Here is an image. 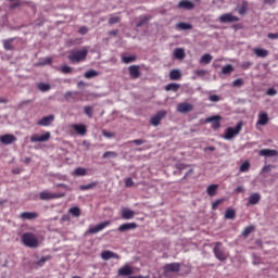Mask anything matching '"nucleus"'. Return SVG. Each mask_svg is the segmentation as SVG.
<instances>
[{"mask_svg": "<svg viewBox=\"0 0 278 278\" xmlns=\"http://www.w3.org/2000/svg\"><path fill=\"white\" fill-rule=\"evenodd\" d=\"M88 58V49L84 48L81 50H74L70 52L68 60L72 64H79Z\"/></svg>", "mask_w": 278, "mask_h": 278, "instance_id": "1", "label": "nucleus"}, {"mask_svg": "<svg viewBox=\"0 0 278 278\" xmlns=\"http://www.w3.org/2000/svg\"><path fill=\"white\" fill-rule=\"evenodd\" d=\"M22 242L23 245L28 247V249H38V247L40 245L38 238H36V235L31 232H25L22 236Z\"/></svg>", "mask_w": 278, "mask_h": 278, "instance_id": "2", "label": "nucleus"}, {"mask_svg": "<svg viewBox=\"0 0 278 278\" xmlns=\"http://www.w3.org/2000/svg\"><path fill=\"white\" fill-rule=\"evenodd\" d=\"M242 127H244V123L238 122L235 128L233 127L226 128L224 139L233 140L236 136H240V131H242Z\"/></svg>", "mask_w": 278, "mask_h": 278, "instance_id": "3", "label": "nucleus"}, {"mask_svg": "<svg viewBox=\"0 0 278 278\" xmlns=\"http://www.w3.org/2000/svg\"><path fill=\"white\" fill-rule=\"evenodd\" d=\"M64 197H66V192L51 193L49 191H41L39 193V199L41 201H51L53 199H64Z\"/></svg>", "mask_w": 278, "mask_h": 278, "instance_id": "4", "label": "nucleus"}, {"mask_svg": "<svg viewBox=\"0 0 278 278\" xmlns=\"http://www.w3.org/2000/svg\"><path fill=\"white\" fill-rule=\"evenodd\" d=\"M213 253L216 257V260H219V262H225L227 260V254L225 253V250H223V243L216 242L215 247L213 249Z\"/></svg>", "mask_w": 278, "mask_h": 278, "instance_id": "5", "label": "nucleus"}, {"mask_svg": "<svg viewBox=\"0 0 278 278\" xmlns=\"http://www.w3.org/2000/svg\"><path fill=\"white\" fill-rule=\"evenodd\" d=\"M109 225L110 220H105L94 227H89V229L86 231V236H88L89 233H99V231H103V229H105V227H109Z\"/></svg>", "mask_w": 278, "mask_h": 278, "instance_id": "6", "label": "nucleus"}, {"mask_svg": "<svg viewBox=\"0 0 278 278\" xmlns=\"http://www.w3.org/2000/svg\"><path fill=\"white\" fill-rule=\"evenodd\" d=\"M51 140V132L47 131L43 135H33L30 142H49Z\"/></svg>", "mask_w": 278, "mask_h": 278, "instance_id": "7", "label": "nucleus"}, {"mask_svg": "<svg viewBox=\"0 0 278 278\" xmlns=\"http://www.w3.org/2000/svg\"><path fill=\"white\" fill-rule=\"evenodd\" d=\"M240 17L232 15L231 13H226L219 16V23H238Z\"/></svg>", "mask_w": 278, "mask_h": 278, "instance_id": "8", "label": "nucleus"}, {"mask_svg": "<svg viewBox=\"0 0 278 278\" xmlns=\"http://www.w3.org/2000/svg\"><path fill=\"white\" fill-rule=\"evenodd\" d=\"M220 121H223V117L220 115H215L207 117L205 123H212V129H220Z\"/></svg>", "mask_w": 278, "mask_h": 278, "instance_id": "9", "label": "nucleus"}, {"mask_svg": "<svg viewBox=\"0 0 278 278\" xmlns=\"http://www.w3.org/2000/svg\"><path fill=\"white\" fill-rule=\"evenodd\" d=\"M166 117V111H159L150 121L151 125L154 127H157L160 123H162V119Z\"/></svg>", "mask_w": 278, "mask_h": 278, "instance_id": "10", "label": "nucleus"}, {"mask_svg": "<svg viewBox=\"0 0 278 278\" xmlns=\"http://www.w3.org/2000/svg\"><path fill=\"white\" fill-rule=\"evenodd\" d=\"M134 273V267H131V265H124L123 267H121L117 271V275L119 277H130V275Z\"/></svg>", "mask_w": 278, "mask_h": 278, "instance_id": "11", "label": "nucleus"}, {"mask_svg": "<svg viewBox=\"0 0 278 278\" xmlns=\"http://www.w3.org/2000/svg\"><path fill=\"white\" fill-rule=\"evenodd\" d=\"M131 229H138V224L134 222L122 224L121 226H118L117 231H119L121 233H125V231H131Z\"/></svg>", "mask_w": 278, "mask_h": 278, "instance_id": "12", "label": "nucleus"}, {"mask_svg": "<svg viewBox=\"0 0 278 278\" xmlns=\"http://www.w3.org/2000/svg\"><path fill=\"white\" fill-rule=\"evenodd\" d=\"M16 136L11 135V134H7V135H2L0 136V142L2 144H14V142H16Z\"/></svg>", "mask_w": 278, "mask_h": 278, "instance_id": "13", "label": "nucleus"}, {"mask_svg": "<svg viewBox=\"0 0 278 278\" xmlns=\"http://www.w3.org/2000/svg\"><path fill=\"white\" fill-rule=\"evenodd\" d=\"M193 110L194 106L187 102H182L177 105V111L180 112V114H186L188 112H192Z\"/></svg>", "mask_w": 278, "mask_h": 278, "instance_id": "14", "label": "nucleus"}, {"mask_svg": "<svg viewBox=\"0 0 278 278\" xmlns=\"http://www.w3.org/2000/svg\"><path fill=\"white\" fill-rule=\"evenodd\" d=\"M178 10H194V3L190 0H180L178 5Z\"/></svg>", "mask_w": 278, "mask_h": 278, "instance_id": "15", "label": "nucleus"}, {"mask_svg": "<svg viewBox=\"0 0 278 278\" xmlns=\"http://www.w3.org/2000/svg\"><path fill=\"white\" fill-rule=\"evenodd\" d=\"M181 266L179 265V263H170V264H166L164 266V273L168 274V273H179Z\"/></svg>", "mask_w": 278, "mask_h": 278, "instance_id": "16", "label": "nucleus"}, {"mask_svg": "<svg viewBox=\"0 0 278 278\" xmlns=\"http://www.w3.org/2000/svg\"><path fill=\"white\" fill-rule=\"evenodd\" d=\"M55 121V116L54 115H48L42 117L40 121L37 122V125H39L40 127H49V125H51V123Z\"/></svg>", "mask_w": 278, "mask_h": 278, "instance_id": "17", "label": "nucleus"}, {"mask_svg": "<svg viewBox=\"0 0 278 278\" xmlns=\"http://www.w3.org/2000/svg\"><path fill=\"white\" fill-rule=\"evenodd\" d=\"M128 73L131 79H138L140 77V66L139 65H130L128 67Z\"/></svg>", "mask_w": 278, "mask_h": 278, "instance_id": "18", "label": "nucleus"}, {"mask_svg": "<svg viewBox=\"0 0 278 278\" xmlns=\"http://www.w3.org/2000/svg\"><path fill=\"white\" fill-rule=\"evenodd\" d=\"M134 216H136L135 211L127 208V207L122 208V218L124 220H131V218H134Z\"/></svg>", "mask_w": 278, "mask_h": 278, "instance_id": "19", "label": "nucleus"}, {"mask_svg": "<svg viewBox=\"0 0 278 278\" xmlns=\"http://www.w3.org/2000/svg\"><path fill=\"white\" fill-rule=\"evenodd\" d=\"M72 129L75 130L79 136H86V132L88 131L86 125L84 124H73Z\"/></svg>", "mask_w": 278, "mask_h": 278, "instance_id": "20", "label": "nucleus"}, {"mask_svg": "<svg viewBox=\"0 0 278 278\" xmlns=\"http://www.w3.org/2000/svg\"><path fill=\"white\" fill-rule=\"evenodd\" d=\"M101 257H102V260H105V261L112 260V258L113 260H121V256H118V254H116L112 251H103L101 253Z\"/></svg>", "mask_w": 278, "mask_h": 278, "instance_id": "21", "label": "nucleus"}, {"mask_svg": "<svg viewBox=\"0 0 278 278\" xmlns=\"http://www.w3.org/2000/svg\"><path fill=\"white\" fill-rule=\"evenodd\" d=\"M38 216L39 215L36 212H24L21 213L20 218H23V220H35Z\"/></svg>", "mask_w": 278, "mask_h": 278, "instance_id": "22", "label": "nucleus"}, {"mask_svg": "<svg viewBox=\"0 0 278 278\" xmlns=\"http://www.w3.org/2000/svg\"><path fill=\"white\" fill-rule=\"evenodd\" d=\"M79 91H67L65 93L66 101H79Z\"/></svg>", "mask_w": 278, "mask_h": 278, "instance_id": "23", "label": "nucleus"}, {"mask_svg": "<svg viewBox=\"0 0 278 278\" xmlns=\"http://www.w3.org/2000/svg\"><path fill=\"white\" fill-rule=\"evenodd\" d=\"M268 113H260L258 114V119L256 122V124L261 125L262 127L268 125Z\"/></svg>", "mask_w": 278, "mask_h": 278, "instance_id": "24", "label": "nucleus"}, {"mask_svg": "<svg viewBox=\"0 0 278 278\" xmlns=\"http://www.w3.org/2000/svg\"><path fill=\"white\" fill-rule=\"evenodd\" d=\"M258 155L264 157H275V155H277V150L263 149L258 152Z\"/></svg>", "mask_w": 278, "mask_h": 278, "instance_id": "25", "label": "nucleus"}, {"mask_svg": "<svg viewBox=\"0 0 278 278\" xmlns=\"http://www.w3.org/2000/svg\"><path fill=\"white\" fill-rule=\"evenodd\" d=\"M192 28H193L192 24H189V23L180 22L176 24L177 31H188V29H192Z\"/></svg>", "mask_w": 278, "mask_h": 278, "instance_id": "26", "label": "nucleus"}, {"mask_svg": "<svg viewBox=\"0 0 278 278\" xmlns=\"http://www.w3.org/2000/svg\"><path fill=\"white\" fill-rule=\"evenodd\" d=\"M262 201V195L260 193H252L249 198L250 205H257Z\"/></svg>", "mask_w": 278, "mask_h": 278, "instance_id": "27", "label": "nucleus"}, {"mask_svg": "<svg viewBox=\"0 0 278 278\" xmlns=\"http://www.w3.org/2000/svg\"><path fill=\"white\" fill-rule=\"evenodd\" d=\"M253 52L256 58H268L269 54L268 50L262 48H254Z\"/></svg>", "mask_w": 278, "mask_h": 278, "instance_id": "28", "label": "nucleus"}, {"mask_svg": "<svg viewBox=\"0 0 278 278\" xmlns=\"http://www.w3.org/2000/svg\"><path fill=\"white\" fill-rule=\"evenodd\" d=\"M169 78L173 81H177V80L181 79V72L179 70H172L169 72Z\"/></svg>", "mask_w": 278, "mask_h": 278, "instance_id": "29", "label": "nucleus"}, {"mask_svg": "<svg viewBox=\"0 0 278 278\" xmlns=\"http://www.w3.org/2000/svg\"><path fill=\"white\" fill-rule=\"evenodd\" d=\"M212 60H214V56H212L210 53H206L200 59V64H211Z\"/></svg>", "mask_w": 278, "mask_h": 278, "instance_id": "30", "label": "nucleus"}, {"mask_svg": "<svg viewBox=\"0 0 278 278\" xmlns=\"http://www.w3.org/2000/svg\"><path fill=\"white\" fill-rule=\"evenodd\" d=\"M174 56L176 60H184V58H186V52L181 48L175 49Z\"/></svg>", "mask_w": 278, "mask_h": 278, "instance_id": "31", "label": "nucleus"}, {"mask_svg": "<svg viewBox=\"0 0 278 278\" xmlns=\"http://www.w3.org/2000/svg\"><path fill=\"white\" fill-rule=\"evenodd\" d=\"M68 213L72 214L74 218H79V216H81V208H79V206H74L68 210Z\"/></svg>", "mask_w": 278, "mask_h": 278, "instance_id": "32", "label": "nucleus"}, {"mask_svg": "<svg viewBox=\"0 0 278 278\" xmlns=\"http://www.w3.org/2000/svg\"><path fill=\"white\" fill-rule=\"evenodd\" d=\"M218 190V185H210L206 189L208 197H216V191Z\"/></svg>", "mask_w": 278, "mask_h": 278, "instance_id": "33", "label": "nucleus"}, {"mask_svg": "<svg viewBox=\"0 0 278 278\" xmlns=\"http://www.w3.org/2000/svg\"><path fill=\"white\" fill-rule=\"evenodd\" d=\"M225 218L227 220H233L236 218V210L233 208H227L225 213Z\"/></svg>", "mask_w": 278, "mask_h": 278, "instance_id": "34", "label": "nucleus"}, {"mask_svg": "<svg viewBox=\"0 0 278 278\" xmlns=\"http://www.w3.org/2000/svg\"><path fill=\"white\" fill-rule=\"evenodd\" d=\"M12 42H14V39L3 40V47L5 51H14V46L12 45Z\"/></svg>", "mask_w": 278, "mask_h": 278, "instance_id": "35", "label": "nucleus"}, {"mask_svg": "<svg viewBox=\"0 0 278 278\" xmlns=\"http://www.w3.org/2000/svg\"><path fill=\"white\" fill-rule=\"evenodd\" d=\"M99 186L98 181L90 182L88 185H83L79 187V190L86 191V190H92V188H97Z\"/></svg>", "mask_w": 278, "mask_h": 278, "instance_id": "36", "label": "nucleus"}, {"mask_svg": "<svg viewBox=\"0 0 278 278\" xmlns=\"http://www.w3.org/2000/svg\"><path fill=\"white\" fill-rule=\"evenodd\" d=\"M38 90H40L41 92H49V90H51V85L49 84H45V83H39L37 85Z\"/></svg>", "mask_w": 278, "mask_h": 278, "instance_id": "37", "label": "nucleus"}, {"mask_svg": "<svg viewBox=\"0 0 278 278\" xmlns=\"http://www.w3.org/2000/svg\"><path fill=\"white\" fill-rule=\"evenodd\" d=\"M181 88V86L179 84H175V83H170L165 87V90L168 92L170 90H173V92H177V90Z\"/></svg>", "mask_w": 278, "mask_h": 278, "instance_id": "38", "label": "nucleus"}, {"mask_svg": "<svg viewBox=\"0 0 278 278\" xmlns=\"http://www.w3.org/2000/svg\"><path fill=\"white\" fill-rule=\"evenodd\" d=\"M253 231H255V226L245 227L244 230L242 231L243 238H249V236H251V233H253Z\"/></svg>", "mask_w": 278, "mask_h": 278, "instance_id": "39", "label": "nucleus"}, {"mask_svg": "<svg viewBox=\"0 0 278 278\" xmlns=\"http://www.w3.org/2000/svg\"><path fill=\"white\" fill-rule=\"evenodd\" d=\"M152 16L147 15L140 18L139 23H137V27H142V25H148L149 22L151 21Z\"/></svg>", "mask_w": 278, "mask_h": 278, "instance_id": "40", "label": "nucleus"}, {"mask_svg": "<svg viewBox=\"0 0 278 278\" xmlns=\"http://www.w3.org/2000/svg\"><path fill=\"white\" fill-rule=\"evenodd\" d=\"M84 114H86V116H88V118H92L93 114H94V109H92V106H84Z\"/></svg>", "mask_w": 278, "mask_h": 278, "instance_id": "41", "label": "nucleus"}, {"mask_svg": "<svg viewBox=\"0 0 278 278\" xmlns=\"http://www.w3.org/2000/svg\"><path fill=\"white\" fill-rule=\"evenodd\" d=\"M247 10H249V2L243 1L241 8L238 10V13L242 16L243 14H247Z\"/></svg>", "mask_w": 278, "mask_h": 278, "instance_id": "42", "label": "nucleus"}, {"mask_svg": "<svg viewBox=\"0 0 278 278\" xmlns=\"http://www.w3.org/2000/svg\"><path fill=\"white\" fill-rule=\"evenodd\" d=\"M136 60H138L136 55L122 56V62H124V64H131V62H136Z\"/></svg>", "mask_w": 278, "mask_h": 278, "instance_id": "43", "label": "nucleus"}, {"mask_svg": "<svg viewBox=\"0 0 278 278\" xmlns=\"http://www.w3.org/2000/svg\"><path fill=\"white\" fill-rule=\"evenodd\" d=\"M86 168L84 167H78L74 170L73 175H75L76 177H84L86 176Z\"/></svg>", "mask_w": 278, "mask_h": 278, "instance_id": "44", "label": "nucleus"}, {"mask_svg": "<svg viewBox=\"0 0 278 278\" xmlns=\"http://www.w3.org/2000/svg\"><path fill=\"white\" fill-rule=\"evenodd\" d=\"M85 77H86V79H92V77H99V72H97L94 70H90L85 73Z\"/></svg>", "mask_w": 278, "mask_h": 278, "instance_id": "45", "label": "nucleus"}, {"mask_svg": "<svg viewBox=\"0 0 278 278\" xmlns=\"http://www.w3.org/2000/svg\"><path fill=\"white\" fill-rule=\"evenodd\" d=\"M233 71V65L228 64L222 68L223 75H231V72Z\"/></svg>", "mask_w": 278, "mask_h": 278, "instance_id": "46", "label": "nucleus"}, {"mask_svg": "<svg viewBox=\"0 0 278 278\" xmlns=\"http://www.w3.org/2000/svg\"><path fill=\"white\" fill-rule=\"evenodd\" d=\"M251 168V163L249 161L243 162L240 166V173H247Z\"/></svg>", "mask_w": 278, "mask_h": 278, "instance_id": "47", "label": "nucleus"}, {"mask_svg": "<svg viewBox=\"0 0 278 278\" xmlns=\"http://www.w3.org/2000/svg\"><path fill=\"white\" fill-rule=\"evenodd\" d=\"M51 260V255L42 256L39 261H37V266H45L46 262Z\"/></svg>", "mask_w": 278, "mask_h": 278, "instance_id": "48", "label": "nucleus"}, {"mask_svg": "<svg viewBox=\"0 0 278 278\" xmlns=\"http://www.w3.org/2000/svg\"><path fill=\"white\" fill-rule=\"evenodd\" d=\"M102 157H103V160H105L108 157H118V153H116L114 151H108V152H104Z\"/></svg>", "mask_w": 278, "mask_h": 278, "instance_id": "49", "label": "nucleus"}, {"mask_svg": "<svg viewBox=\"0 0 278 278\" xmlns=\"http://www.w3.org/2000/svg\"><path fill=\"white\" fill-rule=\"evenodd\" d=\"M61 73H63L64 75H68L71 73H73V67H71L68 65H63L61 67Z\"/></svg>", "mask_w": 278, "mask_h": 278, "instance_id": "50", "label": "nucleus"}, {"mask_svg": "<svg viewBox=\"0 0 278 278\" xmlns=\"http://www.w3.org/2000/svg\"><path fill=\"white\" fill-rule=\"evenodd\" d=\"M222 203H225V198L218 199L215 202H213L212 203V210H218V205H220Z\"/></svg>", "mask_w": 278, "mask_h": 278, "instance_id": "51", "label": "nucleus"}, {"mask_svg": "<svg viewBox=\"0 0 278 278\" xmlns=\"http://www.w3.org/2000/svg\"><path fill=\"white\" fill-rule=\"evenodd\" d=\"M116 23H121V16H111L109 18V25H116Z\"/></svg>", "mask_w": 278, "mask_h": 278, "instance_id": "52", "label": "nucleus"}, {"mask_svg": "<svg viewBox=\"0 0 278 278\" xmlns=\"http://www.w3.org/2000/svg\"><path fill=\"white\" fill-rule=\"evenodd\" d=\"M232 86L235 88H240V86H244V80H242L241 78H238V79L233 80Z\"/></svg>", "mask_w": 278, "mask_h": 278, "instance_id": "53", "label": "nucleus"}, {"mask_svg": "<svg viewBox=\"0 0 278 278\" xmlns=\"http://www.w3.org/2000/svg\"><path fill=\"white\" fill-rule=\"evenodd\" d=\"M208 101H212V103H218V101H220V97L216 94H212L208 97Z\"/></svg>", "mask_w": 278, "mask_h": 278, "instance_id": "54", "label": "nucleus"}, {"mask_svg": "<svg viewBox=\"0 0 278 278\" xmlns=\"http://www.w3.org/2000/svg\"><path fill=\"white\" fill-rule=\"evenodd\" d=\"M266 94L268 97H275V94H277V89L271 87V88L267 89Z\"/></svg>", "mask_w": 278, "mask_h": 278, "instance_id": "55", "label": "nucleus"}, {"mask_svg": "<svg viewBox=\"0 0 278 278\" xmlns=\"http://www.w3.org/2000/svg\"><path fill=\"white\" fill-rule=\"evenodd\" d=\"M251 66H253V63H252V62H249V61L243 62V63L241 64V68H243V71H247V68H251Z\"/></svg>", "mask_w": 278, "mask_h": 278, "instance_id": "56", "label": "nucleus"}, {"mask_svg": "<svg viewBox=\"0 0 278 278\" xmlns=\"http://www.w3.org/2000/svg\"><path fill=\"white\" fill-rule=\"evenodd\" d=\"M53 62V60L51 58H46L42 60L41 63H39L40 66H45L47 64H51Z\"/></svg>", "mask_w": 278, "mask_h": 278, "instance_id": "57", "label": "nucleus"}, {"mask_svg": "<svg viewBox=\"0 0 278 278\" xmlns=\"http://www.w3.org/2000/svg\"><path fill=\"white\" fill-rule=\"evenodd\" d=\"M125 186H126V188L134 187V180L131 178H126L125 179Z\"/></svg>", "mask_w": 278, "mask_h": 278, "instance_id": "58", "label": "nucleus"}, {"mask_svg": "<svg viewBox=\"0 0 278 278\" xmlns=\"http://www.w3.org/2000/svg\"><path fill=\"white\" fill-rule=\"evenodd\" d=\"M195 75H198L199 77H205V75H207V71L198 70V71H195Z\"/></svg>", "mask_w": 278, "mask_h": 278, "instance_id": "59", "label": "nucleus"}, {"mask_svg": "<svg viewBox=\"0 0 278 278\" xmlns=\"http://www.w3.org/2000/svg\"><path fill=\"white\" fill-rule=\"evenodd\" d=\"M267 38H269V40H277L278 38V33H269L267 35Z\"/></svg>", "mask_w": 278, "mask_h": 278, "instance_id": "60", "label": "nucleus"}, {"mask_svg": "<svg viewBox=\"0 0 278 278\" xmlns=\"http://www.w3.org/2000/svg\"><path fill=\"white\" fill-rule=\"evenodd\" d=\"M56 188H63L64 190H67V192H71V187H68L67 185H64V184H58L56 185Z\"/></svg>", "mask_w": 278, "mask_h": 278, "instance_id": "61", "label": "nucleus"}, {"mask_svg": "<svg viewBox=\"0 0 278 278\" xmlns=\"http://www.w3.org/2000/svg\"><path fill=\"white\" fill-rule=\"evenodd\" d=\"M78 34H81L83 36H85V34H88V28L86 26H83L78 29Z\"/></svg>", "mask_w": 278, "mask_h": 278, "instance_id": "62", "label": "nucleus"}, {"mask_svg": "<svg viewBox=\"0 0 278 278\" xmlns=\"http://www.w3.org/2000/svg\"><path fill=\"white\" fill-rule=\"evenodd\" d=\"M132 142H134V144H137L138 147H140V144H144V140H142V139H135V140H132Z\"/></svg>", "mask_w": 278, "mask_h": 278, "instance_id": "63", "label": "nucleus"}, {"mask_svg": "<svg viewBox=\"0 0 278 278\" xmlns=\"http://www.w3.org/2000/svg\"><path fill=\"white\" fill-rule=\"evenodd\" d=\"M103 136H105V138H113V134L112 132H108L105 130L102 131Z\"/></svg>", "mask_w": 278, "mask_h": 278, "instance_id": "64", "label": "nucleus"}]
</instances>
